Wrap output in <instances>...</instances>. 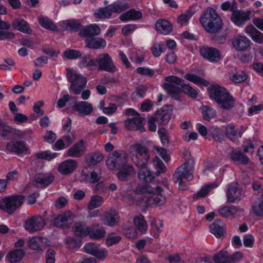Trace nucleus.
Wrapping results in <instances>:
<instances>
[{
  "label": "nucleus",
  "mask_w": 263,
  "mask_h": 263,
  "mask_svg": "<svg viewBox=\"0 0 263 263\" xmlns=\"http://www.w3.org/2000/svg\"><path fill=\"white\" fill-rule=\"evenodd\" d=\"M64 55L68 59H75L82 56L81 52L74 49H69L64 52Z\"/></svg>",
  "instance_id": "obj_56"
},
{
  "label": "nucleus",
  "mask_w": 263,
  "mask_h": 263,
  "mask_svg": "<svg viewBox=\"0 0 263 263\" xmlns=\"http://www.w3.org/2000/svg\"><path fill=\"white\" fill-rule=\"evenodd\" d=\"M6 147L8 151L17 155L22 154L28 150L25 143L23 141H10L7 144Z\"/></svg>",
  "instance_id": "obj_20"
},
{
  "label": "nucleus",
  "mask_w": 263,
  "mask_h": 263,
  "mask_svg": "<svg viewBox=\"0 0 263 263\" xmlns=\"http://www.w3.org/2000/svg\"><path fill=\"white\" fill-rule=\"evenodd\" d=\"M162 191L161 187L158 186L154 187L149 184H139L135 191L136 194L138 195L152 194L155 193H160Z\"/></svg>",
  "instance_id": "obj_21"
},
{
  "label": "nucleus",
  "mask_w": 263,
  "mask_h": 263,
  "mask_svg": "<svg viewBox=\"0 0 263 263\" xmlns=\"http://www.w3.org/2000/svg\"><path fill=\"white\" fill-rule=\"evenodd\" d=\"M67 78L70 83V89L75 94H80L87 83L86 78L74 70L67 69Z\"/></svg>",
  "instance_id": "obj_8"
},
{
  "label": "nucleus",
  "mask_w": 263,
  "mask_h": 263,
  "mask_svg": "<svg viewBox=\"0 0 263 263\" xmlns=\"http://www.w3.org/2000/svg\"><path fill=\"white\" fill-rule=\"evenodd\" d=\"M210 232L217 238L223 236L226 228L224 223L220 220L217 219L210 227Z\"/></svg>",
  "instance_id": "obj_25"
},
{
  "label": "nucleus",
  "mask_w": 263,
  "mask_h": 263,
  "mask_svg": "<svg viewBox=\"0 0 263 263\" xmlns=\"http://www.w3.org/2000/svg\"><path fill=\"white\" fill-rule=\"evenodd\" d=\"M73 230L77 236L83 237L88 235L90 228L85 222H79L74 224Z\"/></svg>",
  "instance_id": "obj_31"
},
{
  "label": "nucleus",
  "mask_w": 263,
  "mask_h": 263,
  "mask_svg": "<svg viewBox=\"0 0 263 263\" xmlns=\"http://www.w3.org/2000/svg\"><path fill=\"white\" fill-rule=\"evenodd\" d=\"M112 14V12L109 5L108 7L100 8L94 15L98 18H109Z\"/></svg>",
  "instance_id": "obj_46"
},
{
  "label": "nucleus",
  "mask_w": 263,
  "mask_h": 263,
  "mask_svg": "<svg viewBox=\"0 0 263 263\" xmlns=\"http://www.w3.org/2000/svg\"><path fill=\"white\" fill-rule=\"evenodd\" d=\"M106 45L105 40L101 37H93L86 40V47L90 49H102L104 48Z\"/></svg>",
  "instance_id": "obj_30"
},
{
  "label": "nucleus",
  "mask_w": 263,
  "mask_h": 263,
  "mask_svg": "<svg viewBox=\"0 0 263 263\" xmlns=\"http://www.w3.org/2000/svg\"><path fill=\"white\" fill-rule=\"evenodd\" d=\"M25 252L21 249H15L10 251L6 258L10 263H17L20 262L24 256Z\"/></svg>",
  "instance_id": "obj_28"
},
{
  "label": "nucleus",
  "mask_w": 263,
  "mask_h": 263,
  "mask_svg": "<svg viewBox=\"0 0 263 263\" xmlns=\"http://www.w3.org/2000/svg\"><path fill=\"white\" fill-rule=\"evenodd\" d=\"M142 16V14L141 12L132 9L121 15L119 18L122 21H128L129 20H139L141 18Z\"/></svg>",
  "instance_id": "obj_39"
},
{
  "label": "nucleus",
  "mask_w": 263,
  "mask_h": 263,
  "mask_svg": "<svg viewBox=\"0 0 263 263\" xmlns=\"http://www.w3.org/2000/svg\"><path fill=\"white\" fill-rule=\"evenodd\" d=\"M62 26L66 30L70 32H77L82 27V24L79 21L74 20L64 21Z\"/></svg>",
  "instance_id": "obj_40"
},
{
  "label": "nucleus",
  "mask_w": 263,
  "mask_h": 263,
  "mask_svg": "<svg viewBox=\"0 0 263 263\" xmlns=\"http://www.w3.org/2000/svg\"><path fill=\"white\" fill-rule=\"evenodd\" d=\"M246 32L256 43H263V34L257 30L252 25L246 28Z\"/></svg>",
  "instance_id": "obj_38"
},
{
  "label": "nucleus",
  "mask_w": 263,
  "mask_h": 263,
  "mask_svg": "<svg viewBox=\"0 0 263 263\" xmlns=\"http://www.w3.org/2000/svg\"><path fill=\"white\" fill-rule=\"evenodd\" d=\"M202 114L203 118L207 121H210L212 118H215L216 116V111L212 108L208 106L202 107Z\"/></svg>",
  "instance_id": "obj_49"
},
{
  "label": "nucleus",
  "mask_w": 263,
  "mask_h": 263,
  "mask_svg": "<svg viewBox=\"0 0 263 263\" xmlns=\"http://www.w3.org/2000/svg\"><path fill=\"white\" fill-rule=\"evenodd\" d=\"M120 169V171L117 174V177L118 179L121 181L129 180L135 174L134 168L130 164Z\"/></svg>",
  "instance_id": "obj_27"
},
{
  "label": "nucleus",
  "mask_w": 263,
  "mask_h": 263,
  "mask_svg": "<svg viewBox=\"0 0 263 263\" xmlns=\"http://www.w3.org/2000/svg\"><path fill=\"white\" fill-rule=\"evenodd\" d=\"M45 226L44 219L40 216H33L26 221L25 228L30 232L42 229Z\"/></svg>",
  "instance_id": "obj_13"
},
{
  "label": "nucleus",
  "mask_w": 263,
  "mask_h": 263,
  "mask_svg": "<svg viewBox=\"0 0 263 263\" xmlns=\"http://www.w3.org/2000/svg\"><path fill=\"white\" fill-rule=\"evenodd\" d=\"M101 220L104 225L114 227L119 222V217L118 214L115 212H106L101 217Z\"/></svg>",
  "instance_id": "obj_24"
},
{
  "label": "nucleus",
  "mask_w": 263,
  "mask_h": 263,
  "mask_svg": "<svg viewBox=\"0 0 263 263\" xmlns=\"http://www.w3.org/2000/svg\"><path fill=\"white\" fill-rule=\"evenodd\" d=\"M32 134V130L30 129L22 131L14 128L13 139H24L29 137Z\"/></svg>",
  "instance_id": "obj_52"
},
{
  "label": "nucleus",
  "mask_w": 263,
  "mask_h": 263,
  "mask_svg": "<svg viewBox=\"0 0 263 263\" xmlns=\"http://www.w3.org/2000/svg\"><path fill=\"white\" fill-rule=\"evenodd\" d=\"M157 31L163 34L170 33L173 29L172 25L166 20H159L155 24Z\"/></svg>",
  "instance_id": "obj_29"
},
{
  "label": "nucleus",
  "mask_w": 263,
  "mask_h": 263,
  "mask_svg": "<svg viewBox=\"0 0 263 263\" xmlns=\"http://www.w3.org/2000/svg\"><path fill=\"white\" fill-rule=\"evenodd\" d=\"M164 80L166 83L163 84V88L171 97L178 100L184 80L174 76L166 77Z\"/></svg>",
  "instance_id": "obj_6"
},
{
  "label": "nucleus",
  "mask_w": 263,
  "mask_h": 263,
  "mask_svg": "<svg viewBox=\"0 0 263 263\" xmlns=\"http://www.w3.org/2000/svg\"><path fill=\"white\" fill-rule=\"evenodd\" d=\"M193 13L191 11H187L185 13L180 15L177 18V21L182 26L188 23L189 18L193 15Z\"/></svg>",
  "instance_id": "obj_60"
},
{
  "label": "nucleus",
  "mask_w": 263,
  "mask_h": 263,
  "mask_svg": "<svg viewBox=\"0 0 263 263\" xmlns=\"http://www.w3.org/2000/svg\"><path fill=\"white\" fill-rule=\"evenodd\" d=\"M99 246L94 243H88L84 246V249L86 252L92 255H93L99 248Z\"/></svg>",
  "instance_id": "obj_62"
},
{
  "label": "nucleus",
  "mask_w": 263,
  "mask_h": 263,
  "mask_svg": "<svg viewBox=\"0 0 263 263\" xmlns=\"http://www.w3.org/2000/svg\"><path fill=\"white\" fill-rule=\"evenodd\" d=\"M231 11L232 12L231 20L235 25L238 26L244 25L250 19V11L245 12L241 10H235L233 6L231 8Z\"/></svg>",
  "instance_id": "obj_12"
},
{
  "label": "nucleus",
  "mask_w": 263,
  "mask_h": 263,
  "mask_svg": "<svg viewBox=\"0 0 263 263\" xmlns=\"http://www.w3.org/2000/svg\"><path fill=\"white\" fill-rule=\"evenodd\" d=\"M199 21L204 30L212 34L218 33L223 25L220 17L211 7H208L203 11Z\"/></svg>",
  "instance_id": "obj_3"
},
{
  "label": "nucleus",
  "mask_w": 263,
  "mask_h": 263,
  "mask_svg": "<svg viewBox=\"0 0 263 263\" xmlns=\"http://www.w3.org/2000/svg\"><path fill=\"white\" fill-rule=\"evenodd\" d=\"M95 67L94 69L98 67L100 70H104L107 72H112L116 71V68L110 55L107 53H104L98 55L95 59Z\"/></svg>",
  "instance_id": "obj_10"
},
{
  "label": "nucleus",
  "mask_w": 263,
  "mask_h": 263,
  "mask_svg": "<svg viewBox=\"0 0 263 263\" xmlns=\"http://www.w3.org/2000/svg\"><path fill=\"white\" fill-rule=\"evenodd\" d=\"M200 54L211 62H218L221 59L220 53L218 49L208 46L200 49Z\"/></svg>",
  "instance_id": "obj_14"
},
{
  "label": "nucleus",
  "mask_w": 263,
  "mask_h": 263,
  "mask_svg": "<svg viewBox=\"0 0 263 263\" xmlns=\"http://www.w3.org/2000/svg\"><path fill=\"white\" fill-rule=\"evenodd\" d=\"M129 153L132 161L140 169L139 179L143 182H151L154 177L147 168L150 157L148 148L141 143H135L130 146Z\"/></svg>",
  "instance_id": "obj_1"
},
{
  "label": "nucleus",
  "mask_w": 263,
  "mask_h": 263,
  "mask_svg": "<svg viewBox=\"0 0 263 263\" xmlns=\"http://www.w3.org/2000/svg\"><path fill=\"white\" fill-rule=\"evenodd\" d=\"M133 120L135 122L136 130H139L141 132H144L145 131V128L143 127V124L145 122V119L144 118L140 117L139 115L133 118Z\"/></svg>",
  "instance_id": "obj_57"
},
{
  "label": "nucleus",
  "mask_w": 263,
  "mask_h": 263,
  "mask_svg": "<svg viewBox=\"0 0 263 263\" xmlns=\"http://www.w3.org/2000/svg\"><path fill=\"white\" fill-rule=\"evenodd\" d=\"M166 47L162 45H154L151 48V51L154 54V55L156 57H158L161 54L162 52H164L165 51Z\"/></svg>",
  "instance_id": "obj_59"
},
{
  "label": "nucleus",
  "mask_w": 263,
  "mask_h": 263,
  "mask_svg": "<svg viewBox=\"0 0 263 263\" xmlns=\"http://www.w3.org/2000/svg\"><path fill=\"white\" fill-rule=\"evenodd\" d=\"M90 230L88 235L89 237L93 239H100L104 237L106 231L103 227L96 228L95 226L90 227Z\"/></svg>",
  "instance_id": "obj_41"
},
{
  "label": "nucleus",
  "mask_w": 263,
  "mask_h": 263,
  "mask_svg": "<svg viewBox=\"0 0 263 263\" xmlns=\"http://www.w3.org/2000/svg\"><path fill=\"white\" fill-rule=\"evenodd\" d=\"M182 91L192 98H196L198 94L197 91L194 88L189 85L184 84L183 83L181 87V92Z\"/></svg>",
  "instance_id": "obj_55"
},
{
  "label": "nucleus",
  "mask_w": 263,
  "mask_h": 263,
  "mask_svg": "<svg viewBox=\"0 0 263 263\" xmlns=\"http://www.w3.org/2000/svg\"><path fill=\"white\" fill-rule=\"evenodd\" d=\"M245 130L243 127L242 126L241 129L238 130L232 124L227 125L224 127V133L226 137L230 140L233 142L236 141L238 138L242 136Z\"/></svg>",
  "instance_id": "obj_19"
},
{
  "label": "nucleus",
  "mask_w": 263,
  "mask_h": 263,
  "mask_svg": "<svg viewBox=\"0 0 263 263\" xmlns=\"http://www.w3.org/2000/svg\"><path fill=\"white\" fill-rule=\"evenodd\" d=\"M128 155L123 150L114 151L106 161V165L110 170L119 169L128 165Z\"/></svg>",
  "instance_id": "obj_7"
},
{
  "label": "nucleus",
  "mask_w": 263,
  "mask_h": 263,
  "mask_svg": "<svg viewBox=\"0 0 263 263\" xmlns=\"http://www.w3.org/2000/svg\"><path fill=\"white\" fill-rule=\"evenodd\" d=\"M184 78L196 84L203 85L205 86H208L209 84L207 81L194 74H186Z\"/></svg>",
  "instance_id": "obj_45"
},
{
  "label": "nucleus",
  "mask_w": 263,
  "mask_h": 263,
  "mask_svg": "<svg viewBox=\"0 0 263 263\" xmlns=\"http://www.w3.org/2000/svg\"><path fill=\"white\" fill-rule=\"evenodd\" d=\"M241 190L235 186H230L227 191V197L228 202L234 203L236 200H240Z\"/></svg>",
  "instance_id": "obj_35"
},
{
  "label": "nucleus",
  "mask_w": 263,
  "mask_h": 263,
  "mask_svg": "<svg viewBox=\"0 0 263 263\" xmlns=\"http://www.w3.org/2000/svg\"><path fill=\"white\" fill-rule=\"evenodd\" d=\"M13 133L14 128L4 124L0 129V137L13 139Z\"/></svg>",
  "instance_id": "obj_51"
},
{
  "label": "nucleus",
  "mask_w": 263,
  "mask_h": 263,
  "mask_svg": "<svg viewBox=\"0 0 263 263\" xmlns=\"http://www.w3.org/2000/svg\"><path fill=\"white\" fill-rule=\"evenodd\" d=\"M230 159L234 162L246 165L249 162V158L240 151H232L229 154Z\"/></svg>",
  "instance_id": "obj_36"
},
{
  "label": "nucleus",
  "mask_w": 263,
  "mask_h": 263,
  "mask_svg": "<svg viewBox=\"0 0 263 263\" xmlns=\"http://www.w3.org/2000/svg\"><path fill=\"white\" fill-rule=\"evenodd\" d=\"M237 211L236 207L234 206L231 207L224 206L219 209L218 213L220 216L223 217H228L236 213Z\"/></svg>",
  "instance_id": "obj_48"
},
{
  "label": "nucleus",
  "mask_w": 263,
  "mask_h": 263,
  "mask_svg": "<svg viewBox=\"0 0 263 263\" xmlns=\"http://www.w3.org/2000/svg\"><path fill=\"white\" fill-rule=\"evenodd\" d=\"M81 67L87 68L90 70L94 69L95 67V59H91L89 54L84 56L80 62Z\"/></svg>",
  "instance_id": "obj_47"
},
{
  "label": "nucleus",
  "mask_w": 263,
  "mask_h": 263,
  "mask_svg": "<svg viewBox=\"0 0 263 263\" xmlns=\"http://www.w3.org/2000/svg\"><path fill=\"white\" fill-rule=\"evenodd\" d=\"M77 166L78 163L76 160L67 159L59 165L58 170L61 174L67 175L72 173Z\"/></svg>",
  "instance_id": "obj_18"
},
{
  "label": "nucleus",
  "mask_w": 263,
  "mask_h": 263,
  "mask_svg": "<svg viewBox=\"0 0 263 263\" xmlns=\"http://www.w3.org/2000/svg\"><path fill=\"white\" fill-rule=\"evenodd\" d=\"M100 33L101 29L98 25L91 24L81 29L79 33V35L86 40H88L99 35Z\"/></svg>",
  "instance_id": "obj_16"
},
{
  "label": "nucleus",
  "mask_w": 263,
  "mask_h": 263,
  "mask_svg": "<svg viewBox=\"0 0 263 263\" xmlns=\"http://www.w3.org/2000/svg\"><path fill=\"white\" fill-rule=\"evenodd\" d=\"M250 41L245 36H238L234 39L233 45L238 51L247 50L250 47Z\"/></svg>",
  "instance_id": "obj_26"
},
{
  "label": "nucleus",
  "mask_w": 263,
  "mask_h": 263,
  "mask_svg": "<svg viewBox=\"0 0 263 263\" xmlns=\"http://www.w3.org/2000/svg\"><path fill=\"white\" fill-rule=\"evenodd\" d=\"M136 71L141 75L147 76L150 77H152L155 73L153 69L145 67H138L136 69Z\"/></svg>",
  "instance_id": "obj_63"
},
{
  "label": "nucleus",
  "mask_w": 263,
  "mask_h": 263,
  "mask_svg": "<svg viewBox=\"0 0 263 263\" xmlns=\"http://www.w3.org/2000/svg\"><path fill=\"white\" fill-rule=\"evenodd\" d=\"M195 160L194 158L189 156L185 162L180 165L176 171L173 176L174 182H177L180 179L192 180L193 178V171L194 168Z\"/></svg>",
  "instance_id": "obj_4"
},
{
  "label": "nucleus",
  "mask_w": 263,
  "mask_h": 263,
  "mask_svg": "<svg viewBox=\"0 0 263 263\" xmlns=\"http://www.w3.org/2000/svg\"><path fill=\"white\" fill-rule=\"evenodd\" d=\"M55 252L51 249H49L46 253V263H54L55 260Z\"/></svg>",
  "instance_id": "obj_64"
},
{
  "label": "nucleus",
  "mask_w": 263,
  "mask_h": 263,
  "mask_svg": "<svg viewBox=\"0 0 263 263\" xmlns=\"http://www.w3.org/2000/svg\"><path fill=\"white\" fill-rule=\"evenodd\" d=\"M242 257V254L238 251L229 255L227 251H221L215 255L214 260L215 263H235L239 261Z\"/></svg>",
  "instance_id": "obj_11"
},
{
  "label": "nucleus",
  "mask_w": 263,
  "mask_h": 263,
  "mask_svg": "<svg viewBox=\"0 0 263 263\" xmlns=\"http://www.w3.org/2000/svg\"><path fill=\"white\" fill-rule=\"evenodd\" d=\"M109 7L111 8L112 13L115 12L118 13H121L129 8V6L127 4L117 3H114L110 5Z\"/></svg>",
  "instance_id": "obj_53"
},
{
  "label": "nucleus",
  "mask_w": 263,
  "mask_h": 263,
  "mask_svg": "<svg viewBox=\"0 0 263 263\" xmlns=\"http://www.w3.org/2000/svg\"><path fill=\"white\" fill-rule=\"evenodd\" d=\"M208 89L210 98L214 100L220 108L229 110L234 107L235 100L226 88L216 85Z\"/></svg>",
  "instance_id": "obj_2"
},
{
  "label": "nucleus",
  "mask_w": 263,
  "mask_h": 263,
  "mask_svg": "<svg viewBox=\"0 0 263 263\" xmlns=\"http://www.w3.org/2000/svg\"><path fill=\"white\" fill-rule=\"evenodd\" d=\"M171 116L168 110L162 109L157 111L153 117L159 125H165L169 122Z\"/></svg>",
  "instance_id": "obj_32"
},
{
  "label": "nucleus",
  "mask_w": 263,
  "mask_h": 263,
  "mask_svg": "<svg viewBox=\"0 0 263 263\" xmlns=\"http://www.w3.org/2000/svg\"><path fill=\"white\" fill-rule=\"evenodd\" d=\"M230 79L235 83H241L244 82L248 78L247 74L245 72L240 73L236 72L230 74Z\"/></svg>",
  "instance_id": "obj_54"
},
{
  "label": "nucleus",
  "mask_w": 263,
  "mask_h": 263,
  "mask_svg": "<svg viewBox=\"0 0 263 263\" xmlns=\"http://www.w3.org/2000/svg\"><path fill=\"white\" fill-rule=\"evenodd\" d=\"M57 156V154L54 153L52 155L49 151H45L39 153H37L36 155V157L38 159H46L47 160H50L51 159L56 157Z\"/></svg>",
  "instance_id": "obj_61"
},
{
  "label": "nucleus",
  "mask_w": 263,
  "mask_h": 263,
  "mask_svg": "<svg viewBox=\"0 0 263 263\" xmlns=\"http://www.w3.org/2000/svg\"><path fill=\"white\" fill-rule=\"evenodd\" d=\"M50 216L52 224L54 227L61 229L69 228L73 222L74 217V215L70 211H66L58 215L51 212Z\"/></svg>",
  "instance_id": "obj_9"
},
{
  "label": "nucleus",
  "mask_w": 263,
  "mask_h": 263,
  "mask_svg": "<svg viewBox=\"0 0 263 263\" xmlns=\"http://www.w3.org/2000/svg\"><path fill=\"white\" fill-rule=\"evenodd\" d=\"M165 202V198L161 194L153 195L146 198L145 202L147 206L161 205Z\"/></svg>",
  "instance_id": "obj_34"
},
{
  "label": "nucleus",
  "mask_w": 263,
  "mask_h": 263,
  "mask_svg": "<svg viewBox=\"0 0 263 263\" xmlns=\"http://www.w3.org/2000/svg\"><path fill=\"white\" fill-rule=\"evenodd\" d=\"M39 23L43 27L46 29L53 31L57 30V26L48 17H40Z\"/></svg>",
  "instance_id": "obj_50"
},
{
  "label": "nucleus",
  "mask_w": 263,
  "mask_h": 263,
  "mask_svg": "<svg viewBox=\"0 0 263 263\" xmlns=\"http://www.w3.org/2000/svg\"><path fill=\"white\" fill-rule=\"evenodd\" d=\"M49 245V240L43 237H32L28 242V247L31 249L38 251H43Z\"/></svg>",
  "instance_id": "obj_15"
},
{
  "label": "nucleus",
  "mask_w": 263,
  "mask_h": 263,
  "mask_svg": "<svg viewBox=\"0 0 263 263\" xmlns=\"http://www.w3.org/2000/svg\"><path fill=\"white\" fill-rule=\"evenodd\" d=\"M158 133L163 145H167L169 143V139L168 133L166 132L165 129L161 128L158 130Z\"/></svg>",
  "instance_id": "obj_58"
},
{
  "label": "nucleus",
  "mask_w": 263,
  "mask_h": 263,
  "mask_svg": "<svg viewBox=\"0 0 263 263\" xmlns=\"http://www.w3.org/2000/svg\"><path fill=\"white\" fill-rule=\"evenodd\" d=\"M104 159V156L100 152L89 153L86 157V162L91 165H95L100 162Z\"/></svg>",
  "instance_id": "obj_42"
},
{
  "label": "nucleus",
  "mask_w": 263,
  "mask_h": 263,
  "mask_svg": "<svg viewBox=\"0 0 263 263\" xmlns=\"http://www.w3.org/2000/svg\"><path fill=\"white\" fill-rule=\"evenodd\" d=\"M25 196L22 195L7 196L0 200V209L12 214L23 203Z\"/></svg>",
  "instance_id": "obj_5"
},
{
  "label": "nucleus",
  "mask_w": 263,
  "mask_h": 263,
  "mask_svg": "<svg viewBox=\"0 0 263 263\" xmlns=\"http://www.w3.org/2000/svg\"><path fill=\"white\" fill-rule=\"evenodd\" d=\"M54 176L47 174H37L34 177V184L38 188H44L51 183Z\"/></svg>",
  "instance_id": "obj_17"
},
{
  "label": "nucleus",
  "mask_w": 263,
  "mask_h": 263,
  "mask_svg": "<svg viewBox=\"0 0 263 263\" xmlns=\"http://www.w3.org/2000/svg\"><path fill=\"white\" fill-rule=\"evenodd\" d=\"M217 185L215 184H208L203 186L201 190L194 195V198L199 199L205 197L208 193L213 189L215 188Z\"/></svg>",
  "instance_id": "obj_44"
},
{
  "label": "nucleus",
  "mask_w": 263,
  "mask_h": 263,
  "mask_svg": "<svg viewBox=\"0 0 263 263\" xmlns=\"http://www.w3.org/2000/svg\"><path fill=\"white\" fill-rule=\"evenodd\" d=\"M73 109L77 110L81 116L89 115L93 110L92 105L87 102H76L73 106Z\"/></svg>",
  "instance_id": "obj_22"
},
{
  "label": "nucleus",
  "mask_w": 263,
  "mask_h": 263,
  "mask_svg": "<svg viewBox=\"0 0 263 263\" xmlns=\"http://www.w3.org/2000/svg\"><path fill=\"white\" fill-rule=\"evenodd\" d=\"M14 29L17 30L23 33L30 34L32 30L29 27L28 23L22 18H15L11 24Z\"/></svg>",
  "instance_id": "obj_23"
},
{
  "label": "nucleus",
  "mask_w": 263,
  "mask_h": 263,
  "mask_svg": "<svg viewBox=\"0 0 263 263\" xmlns=\"http://www.w3.org/2000/svg\"><path fill=\"white\" fill-rule=\"evenodd\" d=\"M133 222L136 229L138 230L141 234H143L146 232L147 224L142 215L140 214L135 216L134 218Z\"/></svg>",
  "instance_id": "obj_37"
},
{
  "label": "nucleus",
  "mask_w": 263,
  "mask_h": 263,
  "mask_svg": "<svg viewBox=\"0 0 263 263\" xmlns=\"http://www.w3.org/2000/svg\"><path fill=\"white\" fill-rule=\"evenodd\" d=\"M84 141L81 140L79 142L75 143L67 152V156L72 157H80L84 153Z\"/></svg>",
  "instance_id": "obj_33"
},
{
  "label": "nucleus",
  "mask_w": 263,
  "mask_h": 263,
  "mask_svg": "<svg viewBox=\"0 0 263 263\" xmlns=\"http://www.w3.org/2000/svg\"><path fill=\"white\" fill-rule=\"evenodd\" d=\"M104 201L103 198L99 195H93L91 197L88 204L87 208L89 210H92L100 206Z\"/></svg>",
  "instance_id": "obj_43"
}]
</instances>
